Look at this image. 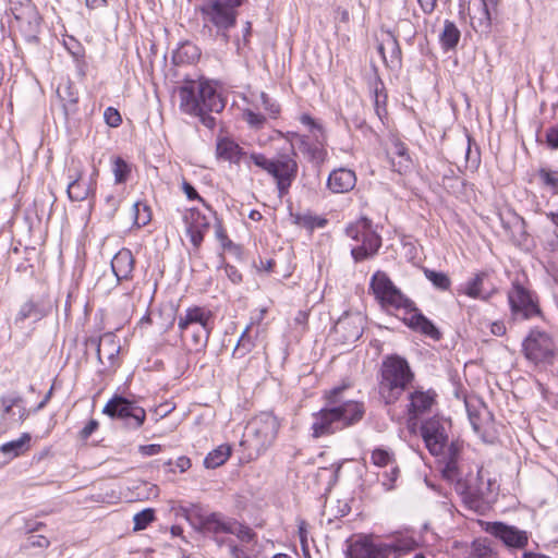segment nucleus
<instances>
[{"instance_id": "obj_14", "label": "nucleus", "mask_w": 558, "mask_h": 558, "mask_svg": "<svg viewBox=\"0 0 558 558\" xmlns=\"http://www.w3.org/2000/svg\"><path fill=\"white\" fill-rule=\"evenodd\" d=\"M411 549L409 543L375 544L367 538L352 543L347 550V558H389L392 551Z\"/></svg>"}, {"instance_id": "obj_7", "label": "nucleus", "mask_w": 558, "mask_h": 558, "mask_svg": "<svg viewBox=\"0 0 558 558\" xmlns=\"http://www.w3.org/2000/svg\"><path fill=\"white\" fill-rule=\"evenodd\" d=\"M369 288L375 299L386 311L408 310L411 306V301L401 293L388 275L381 270H377L372 276Z\"/></svg>"}, {"instance_id": "obj_20", "label": "nucleus", "mask_w": 558, "mask_h": 558, "mask_svg": "<svg viewBox=\"0 0 558 558\" xmlns=\"http://www.w3.org/2000/svg\"><path fill=\"white\" fill-rule=\"evenodd\" d=\"M363 322L364 318L360 313L345 315L337 322L335 330L343 337L344 341L354 342L363 333Z\"/></svg>"}, {"instance_id": "obj_41", "label": "nucleus", "mask_w": 558, "mask_h": 558, "mask_svg": "<svg viewBox=\"0 0 558 558\" xmlns=\"http://www.w3.org/2000/svg\"><path fill=\"white\" fill-rule=\"evenodd\" d=\"M43 314L39 311L38 306L33 301H27L21 305L15 317V323L19 324L23 323L27 318H39Z\"/></svg>"}, {"instance_id": "obj_57", "label": "nucleus", "mask_w": 558, "mask_h": 558, "mask_svg": "<svg viewBox=\"0 0 558 558\" xmlns=\"http://www.w3.org/2000/svg\"><path fill=\"white\" fill-rule=\"evenodd\" d=\"M211 111L209 110H203V112L199 113H191L190 116L198 117L201 122L208 129H214L216 125V119L215 117L210 116Z\"/></svg>"}, {"instance_id": "obj_62", "label": "nucleus", "mask_w": 558, "mask_h": 558, "mask_svg": "<svg viewBox=\"0 0 558 558\" xmlns=\"http://www.w3.org/2000/svg\"><path fill=\"white\" fill-rule=\"evenodd\" d=\"M98 427V422L95 420H90L85 427L82 429L81 434L83 438H88Z\"/></svg>"}, {"instance_id": "obj_35", "label": "nucleus", "mask_w": 558, "mask_h": 558, "mask_svg": "<svg viewBox=\"0 0 558 558\" xmlns=\"http://www.w3.org/2000/svg\"><path fill=\"white\" fill-rule=\"evenodd\" d=\"M231 446L223 444L211 450L204 460V465L207 469H216L222 465L231 454Z\"/></svg>"}, {"instance_id": "obj_3", "label": "nucleus", "mask_w": 558, "mask_h": 558, "mask_svg": "<svg viewBox=\"0 0 558 558\" xmlns=\"http://www.w3.org/2000/svg\"><path fill=\"white\" fill-rule=\"evenodd\" d=\"M413 378L414 374L407 360L398 355L387 356L381 364L379 381L381 398L387 404L396 402Z\"/></svg>"}, {"instance_id": "obj_43", "label": "nucleus", "mask_w": 558, "mask_h": 558, "mask_svg": "<svg viewBox=\"0 0 558 558\" xmlns=\"http://www.w3.org/2000/svg\"><path fill=\"white\" fill-rule=\"evenodd\" d=\"M508 300L512 312L519 313L523 310V287L519 282L513 283V288L508 293Z\"/></svg>"}, {"instance_id": "obj_44", "label": "nucleus", "mask_w": 558, "mask_h": 558, "mask_svg": "<svg viewBox=\"0 0 558 558\" xmlns=\"http://www.w3.org/2000/svg\"><path fill=\"white\" fill-rule=\"evenodd\" d=\"M133 214H134V223L138 228L146 226L151 219L150 209L144 203H140V202L135 203L133 205Z\"/></svg>"}, {"instance_id": "obj_32", "label": "nucleus", "mask_w": 558, "mask_h": 558, "mask_svg": "<svg viewBox=\"0 0 558 558\" xmlns=\"http://www.w3.org/2000/svg\"><path fill=\"white\" fill-rule=\"evenodd\" d=\"M390 158L393 170L399 173L407 172L412 166L408 148L399 141H393L390 149Z\"/></svg>"}, {"instance_id": "obj_63", "label": "nucleus", "mask_w": 558, "mask_h": 558, "mask_svg": "<svg viewBox=\"0 0 558 558\" xmlns=\"http://www.w3.org/2000/svg\"><path fill=\"white\" fill-rule=\"evenodd\" d=\"M182 189L189 199H201L196 190L190 183L184 181L182 183Z\"/></svg>"}, {"instance_id": "obj_24", "label": "nucleus", "mask_w": 558, "mask_h": 558, "mask_svg": "<svg viewBox=\"0 0 558 558\" xmlns=\"http://www.w3.org/2000/svg\"><path fill=\"white\" fill-rule=\"evenodd\" d=\"M356 184L354 171L347 168L333 170L327 180L328 189L333 193H347Z\"/></svg>"}, {"instance_id": "obj_34", "label": "nucleus", "mask_w": 558, "mask_h": 558, "mask_svg": "<svg viewBox=\"0 0 558 558\" xmlns=\"http://www.w3.org/2000/svg\"><path fill=\"white\" fill-rule=\"evenodd\" d=\"M461 32L457 25L449 20L444 22L442 31L439 34V43L445 50H452L459 44Z\"/></svg>"}, {"instance_id": "obj_61", "label": "nucleus", "mask_w": 558, "mask_h": 558, "mask_svg": "<svg viewBox=\"0 0 558 558\" xmlns=\"http://www.w3.org/2000/svg\"><path fill=\"white\" fill-rule=\"evenodd\" d=\"M438 0H417L422 11L426 14H430L436 5Z\"/></svg>"}, {"instance_id": "obj_15", "label": "nucleus", "mask_w": 558, "mask_h": 558, "mask_svg": "<svg viewBox=\"0 0 558 558\" xmlns=\"http://www.w3.org/2000/svg\"><path fill=\"white\" fill-rule=\"evenodd\" d=\"M498 0H473L469 5L470 23L478 34H488L492 26V13Z\"/></svg>"}, {"instance_id": "obj_46", "label": "nucleus", "mask_w": 558, "mask_h": 558, "mask_svg": "<svg viewBox=\"0 0 558 558\" xmlns=\"http://www.w3.org/2000/svg\"><path fill=\"white\" fill-rule=\"evenodd\" d=\"M155 520V511L151 508H147L137 512L134 518V531H141L148 526Z\"/></svg>"}, {"instance_id": "obj_27", "label": "nucleus", "mask_w": 558, "mask_h": 558, "mask_svg": "<svg viewBox=\"0 0 558 558\" xmlns=\"http://www.w3.org/2000/svg\"><path fill=\"white\" fill-rule=\"evenodd\" d=\"M377 51L387 66L395 68L400 64L401 50L397 38L391 33H387L378 44Z\"/></svg>"}, {"instance_id": "obj_4", "label": "nucleus", "mask_w": 558, "mask_h": 558, "mask_svg": "<svg viewBox=\"0 0 558 558\" xmlns=\"http://www.w3.org/2000/svg\"><path fill=\"white\" fill-rule=\"evenodd\" d=\"M279 427V421L275 415L262 412L247 423L241 446L250 450V458L258 457L274 444Z\"/></svg>"}, {"instance_id": "obj_31", "label": "nucleus", "mask_w": 558, "mask_h": 558, "mask_svg": "<svg viewBox=\"0 0 558 558\" xmlns=\"http://www.w3.org/2000/svg\"><path fill=\"white\" fill-rule=\"evenodd\" d=\"M300 151L311 161L320 165L327 157V151L320 142L312 143L305 136H298Z\"/></svg>"}, {"instance_id": "obj_37", "label": "nucleus", "mask_w": 558, "mask_h": 558, "mask_svg": "<svg viewBox=\"0 0 558 558\" xmlns=\"http://www.w3.org/2000/svg\"><path fill=\"white\" fill-rule=\"evenodd\" d=\"M449 451H450V457H449L448 462L446 463V466L442 470V474H444V477H446L450 482L459 481L460 472H459L458 462L456 459V456L459 451V445L451 444Z\"/></svg>"}, {"instance_id": "obj_51", "label": "nucleus", "mask_w": 558, "mask_h": 558, "mask_svg": "<svg viewBox=\"0 0 558 558\" xmlns=\"http://www.w3.org/2000/svg\"><path fill=\"white\" fill-rule=\"evenodd\" d=\"M399 474H400V470L396 463L390 466L389 471H387L383 474L384 478H383L381 484H383L385 490H391L395 488V483H396L397 478L399 477Z\"/></svg>"}, {"instance_id": "obj_18", "label": "nucleus", "mask_w": 558, "mask_h": 558, "mask_svg": "<svg viewBox=\"0 0 558 558\" xmlns=\"http://www.w3.org/2000/svg\"><path fill=\"white\" fill-rule=\"evenodd\" d=\"M97 345L98 361L102 365L113 367L117 364L118 355L121 350L118 337L112 332L102 335L98 341H94Z\"/></svg>"}, {"instance_id": "obj_49", "label": "nucleus", "mask_w": 558, "mask_h": 558, "mask_svg": "<svg viewBox=\"0 0 558 558\" xmlns=\"http://www.w3.org/2000/svg\"><path fill=\"white\" fill-rule=\"evenodd\" d=\"M541 315L537 298L525 289V318Z\"/></svg>"}, {"instance_id": "obj_52", "label": "nucleus", "mask_w": 558, "mask_h": 558, "mask_svg": "<svg viewBox=\"0 0 558 558\" xmlns=\"http://www.w3.org/2000/svg\"><path fill=\"white\" fill-rule=\"evenodd\" d=\"M106 123L111 128H117L121 124L122 119L120 112L112 107H108L104 112Z\"/></svg>"}, {"instance_id": "obj_33", "label": "nucleus", "mask_w": 558, "mask_h": 558, "mask_svg": "<svg viewBox=\"0 0 558 558\" xmlns=\"http://www.w3.org/2000/svg\"><path fill=\"white\" fill-rule=\"evenodd\" d=\"M32 436L23 433L17 439L0 446V452L9 459H14L27 452L31 448Z\"/></svg>"}, {"instance_id": "obj_39", "label": "nucleus", "mask_w": 558, "mask_h": 558, "mask_svg": "<svg viewBox=\"0 0 558 558\" xmlns=\"http://www.w3.org/2000/svg\"><path fill=\"white\" fill-rule=\"evenodd\" d=\"M248 331H250V326H247L245 328V330L242 332V335L233 350V353H232L233 357L241 359V357L245 356L247 353H250L252 351V349L254 348V341L251 338V336L248 335Z\"/></svg>"}, {"instance_id": "obj_1", "label": "nucleus", "mask_w": 558, "mask_h": 558, "mask_svg": "<svg viewBox=\"0 0 558 558\" xmlns=\"http://www.w3.org/2000/svg\"><path fill=\"white\" fill-rule=\"evenodd\" d=\"M342 388H335L327 395V405L312 415V436L320 438L359 423L365 413L362 402L347 400L341 402L339 393Z\"/></svg>"}, {"instance_id": "obj_10", "label": "nucleus", "mask_w": 558, "mask_h": 558, "mask_svg": "<svg viewBox=\"0 0 558 558\" xmlns=\"http://www.w3.org/2000/svg\"><path fill=\"white\" fill-rule=\"evenodd\" d=\"M10 11L14 16L16 27L25 39L28 41L37 39L41 17L31 0H19L12 2Z\"/></svg>"}, {"instance_id": "obj_64", "label": "nucleus", "mask_w": 558, "mask_h": 558, "mask_svg": "<svg viewBox=\"0 0 558 558\" xmlns=\"http://www.w3.org/2000/svg\"><path fill=\"white\" fill-rule=\"evenodd\" d=\"M175 466L183 473L191 468V460L185 456L179 457L175 461Z\"/></svg>"}, {"instance_id": "obj_29", "label": "nucleus", "mask_w": 558, "mask_h": 558, "mask_svg": "<svg viewBox=\"0 0 558 558\" xmlns=\"http://www.w3.org/2000/svg\"><path fill=\"white\" fill-rule=\"evenodd\" d=\"M111 268L117 281L128 279L134 268V258L130 250H120L111 260Z\"/></svg>"}, {"instance_id": "obj_59", "label": "nucleus", "mask_w": 558, "mask_h": 558, "mask_svg": "<svg viewBox=\"0 0 558 558\" xmlns=\"http://www.w3.org/2000/svg\"><path fill=\"white\" fill-rule=\"evenodd\" d=\"M547 143L553 148H558V128H551L546 134Z\"/></svg>"}, {"instance_id": "obj_16", "label": "nucleus", "mask_w": 558, "mask_h": 558, "mask_svg": "<svg viewBox=\"0 0 558 558\" xmlns=\"http://www.w3.org/2000/svg\"><path fill=\"white\" fill-rule=\"evenodd\" d=\"M469 421L476 434L483 440H487L493 429V418L488 409L478 400H465Z\"/></svg>"}, {"instance_id": "obj_2", "label": "nucleus", "mask_w": 558, "mask_h": 558, "mask_svg": "<svg viewBox=\"0 0 558 558\" xmlns=\"http://www.w3.org/2000/svg\"><path fill=\"white\" fill-rule=\"evenodd\" d=\"M180 109L187 114L199 113L203 110L216 111L225 108V100L216 87L203 80L185 82L179 88Z\"/></svg>"}, {"instance_id": "obj_23", "label": "nucleus", "mask_w": 558, "mask_h": 558, "mask_svg": "<svg viewBox=\"0 0 558 558\" xmlns=\"http://www.w3.org/2000/svg\"><path fill=\"white\" fill-rule=\"evenodd\" d=\"M216 154L218 158L240 165L242 161L250 159V156L233 140L222 137L217 141Z\"/></svg>"}, {"instance_id": "obj_40", "label": "nucleus", "mask_w": 558, "mask_h": 558, "mask_svg": "<svg viewBox=\"0 0 558 558\" xmlns=\"http://www.w3.org/2000/svg\"><path fill=\"white\" fill-rule=\"evenodd\" d=\"M112 172L116 183H123L131 173V166L121 157H116L112 162Z\"/></svg>"}, {"instance_id": "obj_36", "label": "nucleus", "mask_w": 558, "mask_h": 558, "mask_svg": "<svg viewBox=\"0 0 558 558\" xmlns=\"http://www.w3.org/2000/svg\"><path fill=\"white\" fill-rule=\"evenodd\" d=\"M293 222L307 230H314L315 228L325 227L327 220L317 216H314L310 211L291 214Z\"/></svg>"}, {"instance_id": "obj_19", "label": "nucleus", "mask_w": 558, "mask_h": 558, "mask_svg": "<svg viewBox=\"0 0 558 558\" xmlns=\"http://www.w3.org/2000/svg\"><path fill=\"white\" fill-rule=\"evenodd\" d=\"M184 221L190 241L195 247H198L204 240V234L209 228L207 218L201 211L191 209L184 215Z\"/></svg>"}, {"instance_id": "obj_13", "label": "nucleus", "mask_w": 558, "mask_h": 558, "mask_svg": "<svg viewBox=\"0 0 558 558\" xmlns=\"http://www.w3.org/2000/svg\"><path fill=\"white\" fill-rule=\"evenodd\" d=\"M194 326H198L196 338L201 340L208 339L213 330L211 312L198 306L187 308L184 315H181L178 320V328L182 337L185 338Z\"/></svg>"}, {"instance_id": "obj_30", "label": "nucleus", "mask_w": 558, "mask_h": 558, "mask_svg": "<svg viewBox=\"0 0 558 558\" xmlns=\"http://www.w3.org/2000/svg\"><path fill=\"white\" fill-rule=\"evenodd\" d=\"M0 409L2 410V420L11 416L14 422L22 423L28 416V411L22 402L21 398H0Z\"/></svg>"}, {"instance_id": "obj_55", "label": "nucleus", "mask_w": 558, "mask_h": 558, "mask_svg": "<svg viewBox=\"0 0 558 558\" xmlns=\"http://www.w3.org/2000/svg\"><path fill=\"white\" fill-rule=\"evenodd\" d=\"M105 205H106V214L109 217H113V215L116 214V211L119 208L120 199L117 196L110 194L106 197Z\"/></svg>"}, {"instance_id": "obj_5", "label": "nucleus", "mask_w": 558, "mask_h": 558, "mask_svg": "<svg viewBox=\"0 0 558 558\" xmlns=\"http://www.w3.org/2000/svg\"><path fill=\"white\" fill-rule=\"evenodd\" d=\"M345 234L357 243L351 248V255L356 263L373 258L381 246V236L366 217L349 223Z\"/></svg>"}, {"instance_id": "obj_26", "label": "nucleus", "mask_w": 558, "mask_h": 558, "mask_svg": "<svg viewBox=\"0 0 558 558\" xmlns=\"http://www.w3.org/2000/svg\"><path fill=\"white\" fill-rule=\"evenodd\" d=\"M405 311V316L403 317L404 323L415 329L421 331L424 335H427L434 339L439 338V332L437 328L434 326V324L428 320L425 316H423L421 313H418L411 303V306L408 307Z\"/></svg>"}, {"instance_id": "obj_50", "label": "nucleus", "mask_w": 558, "mask_h": 558, "mask_svg": "<svg viewBox=\"0 0 558 558\" xmlns=\"http://www.w3.org/2000/svg\"><path fill=\"white\" fill-rule=\"evenodd\" d=\"M259 101L265 112L270 118H276L280 112V107L277 102L271 100L266 93H260Z\"/></svg>"}, {"instance_id": "obj_9", "label": "nucleus", "mask_w": 558, "mask_h": 558, "mask_svg": "<svg viewBox=\"0 0 558 558\" xmlns=\"http://www.w3.org/2000/svg\"><path fill=\"white\" fill-rule=\"evenodd\" d=\"M84 165L77 158H71L66 166V178L69 180L66 193L72 202L85 201L95 193L98 169L94 168L89 178L84 177Z\"/></svg>"}, {"instance_id": "obj_25", "label": "nucleus", "mask_w": 558, "mask_h": 558, "mask_svg": "<svg viewBox=\"0 0 558 558\" xmlns=\"http://www.w3.org/2000/svg\"><path fill=\"white\" fill-rule=\"evenodd\" d=\"M499 485L495 478H492L486 471L480 469L474 488L470 487L471 495L474 497L492 501L497 494Z\"/></svg>"}, {"instance_id": "obj_53", "label": "nucleus", "mask_w": 558, "mask_h": 558, "mask_svg": "<svg viewBox=\"0 0 558 558\" xmlns=\"http://www.w3.org/2000/svg\"><path fill=\"white\" fill-rule=\"evenodd\" d=\"M539 178L545 185L551 187L556 193H558V177L549 171L541 170Z\"/></svg>"}, {"instance_id": "obj_12", "label": "nucleus", "mask_w": 558, "mask_h": 558, "mask_svg": "<svg viewBox=\"0 0 558 558\" xmlns=\"http://www.w3.org/2000/svg\"><path fill=\"white\" fill-rule=\"evenodd\" d=\"M555 345L551 338L539 330H532L525 338V357L534 364H551Z\"/></svg>"}, {"instance_id": "obj_58", "label": "nucleus", "mask_w": 558, "mask_h": 558, "mask_svg": "<svg viewBox=\"0 0 558 558\" xmlns=\"http://www.w3.org/2000/svg\"><path fill=\"white\" fill-rule=\"evenodd\" d=\"M299 537L302 545V548L305 549L307 547V524L305 521L301 520L298 525Z\"/></svg>"}, {"instance_id": "obj_45", "label": "nucleus", "mask_w": 558, "mask_h": 558, "mask_svg": "<svg viewBox=\"0 0 558 558\" xmlns=\"http://www.w3.org/2000/svg\"><path fill=\"white\" fill-rule=\"evenodd\" d=\"M425 277L437 288L440 290H448L451 284L450 278L441 271H435L430 269L424 270Z\"/></svg>"}, {"instance_id": "obj_6", "label": "nucleus", "mask_w": 558, "mask_h": 558, "mask_svg": "<svg viewBox=\"0 0 558 558\" xmlns=\"http://www.w3.org/2000/svg\"><path fill=\"white\" fill-rule=\"evenodd\" d=\"M250 160L274 177L280 196L288 193L298 174V163L294 158L282 155L278 159H268L263 154L253 153L250 155Z\"/></svg>"}, {"instance_id": "obj_17", "label": "nucleus", "mask_w": 558, "mask_h": 558, "mask_svg": "<svg viewBox=\"0 0 558 558\" xmlns=\"http://www.w3.org/2000/svg\"><path fill=\"white\" fill-rule=\"evenodd\" d=\"M421 433L428 451L433 456L441 454L448 440L446 428L441 422L436 418L424 422Z\"/></svg>"}, {"instance_id": "obj_54", "label": "nucleus", "mask_w": 558, "mask_h": 558, "mask_svg": "<svg viewBox=\"0 0 558 558\" xmlns=\"http://www.w3.org/2000/svg\"><path fill=\"white\" fill-rule=\"evenodd\" d=\"M50 545V541L44 535H29L27 537V547L47 548Z\"/></svg>"}, {"instance_id": "obj_42", "label": "nucleus", "mask_w": 558, "mask_h": 558, "mask_svg": "<svg viewBox=\"0 0 558 558\" xmlns=\"http://www.w3.org/2000/svg\"><path fill=\"white\" fill-rule=\"evenodd\" d=\"M242 117L244 119V121L252 128V129H255V130H259L262 129L264 125H265V122H266V117L254 110L253 108H245L243 109L242 111Z\"/></svg>"}, {"instance_id": "obj_22", "label": "nucleus", "mask_w": 558, "mask_h": 558, "mask_svg": "<svg viewBox=\"0 0 558 558\" xmlns=\"http://www.w3.org/2000/svg\"><path fill=\"white\" fill-rule=\"evenodd\" d=\"M233 524L234 519L219 512H214L201 519L199 529L206 534H230Z\"/></svg>"}, {"instance_id": "obj_48", "label": "nucleus", "mask_w": 558, "mask_h": 558, "mask_svg": "<svg viewBox=\"0 0 558 558\" xmlns=\"http://www.w3.org/2000/svg\"><path fill=\"white\" fill-rule=\"evenodd\" d=\"M230 534L235 535L240 541L246 542V543L253 541V538L255 536V534L253 533V531L250 527L241 524L235 519H234V524L232 525V532H230Z\"/></svg>"}, {"instance_id": "obj_11", "label": "nucleus", "mask_w": 558, "mask_h": 558, "mask_svg": "<svg viewBox=\"0 0 558 558\" xmlns=\"http://www.w3.org/2000/svg\"><path fill=\"white\" fill-rule=\"evenodd\" d=\"M102 412L110 417H118L125 421V424L134 429L140 428L146 418V412L142 407L118 396L107 402Z\"/></svg>"}, {"instance_id": "obj_47", "label": "nucleus", "mask_w": 558, "mask_h": 558, "mask_svg": "<svg viewBox=\"0 0 558 558\" xmlns=\"http://www.w3.org/2000/svg\"><path fill=\"white\" fill-rule=\"evenodd\" d=\"M483 278H484L483 274L476 275L472 280L466 282V284L464 287V293L466 295H469L470 298H474V299L481 298L482 296L481 287L483 283Z\"/></svg>"}, {"instance_id": "obj_28", "label": "nucleus", "mask_w": 558, "mask_h": 558, "mask_svg": "<svg viewBox=\"0 0 558 558\" xmlns=\"http://www.w3.org/2000/svg\"><path fill=\"white\" fill-rule=\"evenodd\" d=\"M408 415L415 420L420 414L430 409L435 401V393L432 391L415 390L409 396Z\"/></svg>"}, {"instance_id": "obj_38", "label": "nucleus", "mask_w": 558, "mask_h": 558, "mask_svg": "<svg viewBox=\"0 0 558 558\" xmlns=\"http://www.w3.org/2000/svg\"><path fill=\"white\" fill-rule=\"evenodd\" d=\"M371 461L378 468L391 466L396 463L395 453L385 448H375L371 454Z\"/></svg>"}, {"instance_id": "obj_60", "label": "nucleus", "mask_w": 558, "mask_h": 558, "mask_svg": "<svg viewBox=\"0 0 558 558\" xmlns=\"http://www.w3.org/2000/svg\"><path fill=\"white\" fill-rule=\"evenodd\" d=\"M225 271H226V275L229 277V279L233 283H236V282L241 281L242 276H241V274L238 271V269L234 266L227 265L225 267Z\"/></svg>"}, {"instance_id": "obj_8", "label": "nucleus", "mask_w": 558, "mask_h": 558, "mask_svg": "<svg viewBox=\"0 0 558 558\" xmlns=\"http://www.w3.org/2000/svg\"><path fill=\"white\" fill-rule=\"evenodd\" d=\"M245 0H205L199 11L205 23H211L218 31L235 25L238 11Z\"/></svg>"}, {"instance_id": "obj_21", "label": "nucleus", "mask_w": 558, "mask_h": 558, "mask_svg": "<svg viewBox=\"0 0 558 558\" xmlns=\"http://www.w3.org/2000/svg\"><path fill=\"white\" fill-rule=\"evenodd\" d=\"M487 532L499 538L509 548L519 549L523 547V534L514 526L494 522L489 524Z\"/></svg>"}, {"instance_id": "obj_56", "label": "nucleus", "mask_w": 558, "mask_h": 558, "mask_svg": "<svg viewBox=\"0 0 558 558\" xmlns=\"http://www.w3.org/2000/svg\"><path fill=\"white\" fill-rule=\"evenodd\" d=\"M138 451L144 457L158 454L162 451V446L158 444L141 445Z\"/></svg>"}]
</instances>
